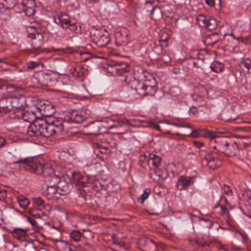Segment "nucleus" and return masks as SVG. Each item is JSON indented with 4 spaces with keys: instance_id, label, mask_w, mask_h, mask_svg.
Masks as SVG:
<instances>
[{
    "instance_id": "f257e3e1",
    "label": "nucleus",
    "mask_w": 251,
    "mask_h": 251,
    "mask_svg": "<svg viewBox=\"0 0 251 251\" xmlns=\"http://www.w3.org/2000/svg\"><path fill=\"white\" fill-rule=\"evenodd\" d=\"M14 164H18L20 167L27 171H31L37 175H42L46 177L47 190L48 194H56V187L60 182V177L54 174L53 169L48 164H42L33 158H21L13 162Z\"/></svg>"
},
{
    "instance_id": "f03ea898",
    "label": "nucleus",
    "mask_w": 251,
    "mask_h": 251,
    "mask_svg": "<svg viewBox=\"0 0 251 251\" xmlns=\"http://www.w3.org/2000/svg\"><path fill=\"white\" fill-rule=\"evenodd\" d=\"M126 80L132 90L142 96H154L158 89L155 78L147 72L141 75L140 79L131 77Z\"/></svg>"
},
{
    "instance_id": "7ed1b4c3",
    "label": "nucleus",
    "mask_w": 251,
    "mask_h": 251,
    "mask_svg": "<svg viewBox=\"0 0 251 251\" xmlns=\"http://www.w3.org/2000/svg\"><path fill=\"white\" fill-rule=\"evenodd\" d=\"M27 41L30 47L26 51L31 54H38L44 52L42 46L44 43L45 32L39 26L29 25L27 27Z\"/></svg>"
},
{
    "instance_id": "20e7f679",
    "label": "nucleus",
    "mask_w": 251,
    "mask_h": 251,
    "mask_svg": "<svg viewBox=\"0 0 251 251\" xmlns=\"http://www.w3.org/2000/svg\"><path fill=\"white\" fill-rule=\"evenodd\" d=\"M215 143L213 148L228 156H235L238 152V146L237 143L227 137L219 136L211 140Z\"/></svg>"
},
{
    "instance_id": "39448f33",
    "label": "nucleus",
    "mask_w": 251,
    "mask_h": 251,
    "mask_svg": "<svg viewBox=\"0 0 251 251\" xmlns=\"http://www.w3.org/2000/svg\"><path fill=\"white\" fill-rule=\"evenodd\" d=\"M11 96L12 112L17 119H24L25 113L24 110V105L25 102V98L22 95H15Z\"/></svg>"
},
{
    "instance_id": "423d86ee",
    "label": "nucleus",
    "mask_w": 251,
    "mask_h": 251,
    "mask_svg": "<svg viewBox=\"0 0 251 251\" xmlns=\"http://www.w3.org/2000/svg\"><path fill=\"white\" fill-rule=\"evenodd\" d=\"M90 34L92 42L99 47H105L110 41L109 35L106 30L95 29Z\"/></svg>"
},
{
    "instance_id": "0eeeda50",
    "label": "nucleus",
    "mask_w": 251,
    "mask_h": 251,
    "mask_svg": "<svg viewBox=\"0 0 251 251\" xmlns=\"http://www.w3.org/2000/svg\"><path fill=\"white\" fill-rule=\"evenodd\" d=\"M111 122V119L105 120L101 121H95L85 127L87 134L89 135H99L100 134L101 126H104L105 123Z\"/></svg>"
},
{
    "instance_id": "6e6552de",
    "label": "nucleus",
    "mask_w": 251,
    "mask_h": 251,
    "mask_svg": "<svg viewBox=\"0 0 251 251\" xmlns=\"http://www.w3.org/2000/svg\"><path fill=\"white\" fill-rule=\"evenodd\" d=\"M85 120V117L83 116V111H81V110H73L65 117L64 122L79 124Z\"/></svg>"
},
{
    "instance_id": "1a4fd4ad",
    "label": "nucleus",
    "mask_w": 251,
    "mask_h": 251,
    "mask_svg": "<svg viewBox=\"0 0 251 251\" xmlns=\"http://www.w3.org/2000/svg\"><path fill=\"white\" fill-rule=\"evenodd\" d=\"M35 82H36L42 86H48L51 85L52 76L51 74L44 72H40L34 77Z\"/></svg>"
},
{
    "instance_id": "9d476101",
    "label": "nucleus",
    "mask_w": 251,
    "mask_h": 251,
    "mask_svg": "<svg viewBox=\"0 0 251 251\" xmlns=\"http://www.w3.org/2000/svg\"><path fill=\"white\" fill-rule=\"evenodd\" d=\"M194 183L193 177L182 176L178 177L176 183V187L178 190L180 191L187 190Z\"/></svg>"
},
{
    "instance_id": "9b49d317",
    "label": "nucleus",
    "mask_w": 251,
    "mask_h": 251,
    "mask_svg": "<svg viewBox=\"0 0 251 251\" xmlns=\"http://www.w3.org/2000/svg\"><path fill=\"white\" fill-rule=\"evenodd\" d=\"M221 160L216 152H211V156L206 161H204V165L207 166L210 169H216L221 165Z\"/></svg>"
},
{
    "instance_id": "f8f14e48",
    "label": "nucleus",
    "mask_w": 251,
    "mask_h": 251,
    "mask_svg": "<svg viewBox=\"0 0 251 251\" xmlns=\"http://www.w3.org/2000/svg\"><path fill=\"white\" fill-rule=\"evenodd\" d=\"M21 5L26 15L31 16L34 14L35 7L34 0H23L21 2Z\"/></svg>"
},
{
    "instance_id": "ddd939ff",
    "label": "nucleus",
    "mask_w": 251,
    "mask_h": 251,
    "mask_svg": "<svg viewBox=\"0 0 251 251\" xmlns=\"http://www.w3.org/2000/svg\"><path fill=\"white\" fill-rule=\"evenodd\" d=\"M40 126L39 120L30 124L27 129V134L31 137H40Z\"/></svg>"
},
{
    "instance_id": "4468645a",
    "label": "nucleus",
    "mask_w": 251,
    "mask_h": 251,
    "mask_svg": "<svg viewBox=\"0 0 251 251\" xmlns=\"http://www.w3.org/2000/svg\"><path fill=\"white\" fill-rule=\"evenodd\" d=\"M50 125L49 130L51 132V136L60 134L63 130L64 125L61 121H52L50 123Z\"/></svg>"
},
{
    "instance_id": "2eb2a0df",
    "label": "nucleus",
    "mask_w": 251,
    "mask_h": 251,
    "mask_svg": "<svg viewBox=\"0 0 251 251\" xmlns=\"http://www.w3.org/2000/svg\"><path fill=\"white\" fill-rule=\"evenodd\" d=\"M27 231L26 229L15 227L12 231V235L20 242H25L27 236Z\"/></svg>"
},
{
    "instance_id": "dca6fc26",
    "label": "nucleus",
    "mask_w": 251,
    "mask_h": 251,
    "mask_svg": "<svg viewBox=\"0 0 251 251\" xmlns=\"http://www.w3.org/2000/svg\"><path fill=\"white\" fill-rule=\"evenodd\" d=\"M41 114L42 116L50 117L55 113V108L53 105L50 103H44L39 108Z\"/></svg>"
},
{
    "instance_id": "f3484780",
    "label": "nucleus",
    "mask_w": 251,
    "mask_h": 251,
    "mask_svg": "<svg viewBox=\"0 0 251 251\" xmlns=\"http://www.w3.org/2000/svg\"><path fill=\"white\" fill-rule=\"evenodd\" d=\"M220 40V36L217 33L213 32L206 34L203 37V42L206 46H212Z\"/></svg>"
},
{
    "instance_id": "a211bd4d",
    "label": "nucleus",
    "mask_w": 251,
    "mask_h": 251,
    "mask_svg": "<svg viewBox=\"0 0 251 251\" xmlns=\"http://www.w3.org/2000/svg\"><path fill=\"white\" fill-rule=\"evenodd\" d=\"M0 108L3 113L12 111L11 96L6 98H2L0 100Z\"/></svg>"
},
{
    "instance_id": "6ab92c4d",
    "label": "nucleus",
    "mask_w": 251,
    "mask_h": 251,
    "mask_svg": "<svg viewBox=\"0 0 251 251\" xmlns=\"http://www.w3.org/2000/svg\"><path fill=\"white\" fill-rule=\"evenodd\" d=\"M113 66V72L117 73L118 74H122L124 72L128 71V64L125 62H122L120 64H117L115 62H112L111 64Z\"/></svg>"
},
{
    "instance_id": "aec40b11",
    "label": "nucleus",
    "mask_w": 251,
    "mask_h": 251,
    "mask_svg": "<svg viewBox=\"0 0 251 251\" xmlns=\"http://www.w3.org/2000/svg\"><path fill=\"white\" fill-rule=\"evenodd\" d=\"M150 167L158 168L161 164V158L153 153L149 154Z\"/></svg>"
},
{
    "instance_id": "412c9836",
    "label": "nucleus",
    "mask_w": 251,
    "mask_h": 251,
    "mask_svg": "<svg viewBox=\"0 0 251 251\" xmlns=\"http://www.w3.org/2000/svg\"><path fill=\"white\" fill-rule=\"evenodd\" d=\"M58 20L62 27L67 29V25L71 22L69 16L66 13H61L58 15Z\"/></svg>"
},
{
    "instance_id": "4be33fe9",
    "label": "nucleus",
    "mask_w": 251,
    "mask_h": 251,
    "mask_svg": "<svg viewBox=\"0 0 251 251\" xmlns=\"http://www.w3.org/2000/svg\"><path fill=\"white\" fill-rule=\"evenodd\" d=\"M190 242L192 246L201 248L210 247L211 245L210 243L199 238L191 239L190 240Z\"/></svg>"
},
{
    "instance_id": "5701e85b",
    "label": "nucleus",
    "mask_w": 251,
    "mask_h": 251,
    "mask_svg": "<svg viewBox=\"0 0 251 251\" xmlns=\"http://www.w3.org/2000/svg\"><path fill=\"white\" fill-rule=\"evenodd\" d=\"M116 40L118 41V43L120 44V42H121V44H123L124 45H126L129 42L127 34L126 32L124 33L117 32L116 35Z\"/></svg>"
},
{
    "instance_id": "b1692460",
    "label": "nucleus",
    "mask_w": 251,
    "mask_h": 251,
    "mask_svg": "<svg viewBox=\"0 0 251 251\" xmlns=\"http://www.w3.org/2000/svg\"><path fill=\"white\" fill-rule=\"evenodd\" d=\"M154 193L159 196H163L168 193V189L163 185L159 184L154 187Z\"/></svg>"
},
{
    "instance_id": "393cba45",
    "label": "nucleus",
    "mask_w": 251,
    "mask_h": 251,
    "mask_svg": "<svg viewBox=\"0 0 251 251\" xmlns=\"http://www.w3.org/2000/svg\"><path fill=\"white\" fill-rule=\"evenodd\" d=\"M145 247L147 251H157V246L154 241L150 239H147L145 241Z\"/></svg>"
},
{
    "instance_id": "a878e982",
    "label": "nucleus",
    "mask_w": 251,
    "mask_h": 251,
    "mask_svg": "<svg viewBox=\"0 0 251 251\" xmlns=\"http://www.w3.org/2000/svg\"><path fill=\"white\" fill-rule=\"evenodd\" d=\"M149 154L147 153L140 156L139 164L141 167L145 168L147 165L150 166Z\"/></svg>"
},
{
    "instance_id": "bb28decb",
    "label": "nucleus",
    "mask_w": 251,
    "mask_h": 251,
    "mask_svg": "<svg viewBox=\"0 0 251 251\" xmlns=\"http://www.w3.org/2000/svg\"><path fill=\"white\" fill-rule=\"evenodd\" d=\"M211 69L214 72L221 73L224 69V65L218 61H214L210 65Z\"/></svg>"
},
{
    "instance_id": "cd10ccee",
    "label": "nucleus",
    "mask_w": 251,
    "mask_h": 251,
    "mask_svg": "<svg viewBox=\"0 0 251 251\" xmlns=\"http://www.w3.org/2000/svg\"><path fill=\"white\" fill-rule=\"evenodd\" d=\"M17 200L20 207L23 209L26 208L30 203L29 200L23 195L18 197Z\"/></svg>"
},
{
    "instance_id": "c85d7f7f",
    "label": "nucleus",
    "mask_w": 251,
    "mask_h": 251,
    "mask_svg": "<svg viewBox=\"0 0 251 251\" xmlns=\"http://www.w3.org/2000/svg\"><path fill=\"white\" fill-rule=\"evenodd\" d=\"M240 66L244 71L251 73V60L249 59H246L241 62Z\"/></svg>"
},
{
    "instance_id": "c756f323",
    "label": "nucleus",
    "mask_w": 251,
    "mask_h": 251,
    "mask_svg": "<svg viewBox=\"0 0 251 251\" xmlns=\"http://www.w3.org/2000/svg\"><path fill=\"white\" fill-rule=\"evenodd\" d=\"M117 123V125L115 126H109L106 127L108 129H111L114 127L117 126H122L124 125L128 124V120L126 119L118 118L113 120Z\"/></svg>"
},
{
    "instance_id": "7c9ffc66",
    "label": "nucleus",
    "mask_w": 251,
    "mask_h": 251,
    "mask_svg": "<svg viewBox=\"0 0 251 251\" xmlns=\"http://www.w3.org/2000/svg\"><path fill=\"white\" fill-rule=\"evenodd\" d=\"M206 26L204 27L209 30H213L216 28L218 24L217 21L212 18L209 17Z\"/></svg>"
},
{
    "instance_id": "2f4dec72",
    "label": "nucleus",
    "mask_w": 251,
    "mask_h": 251,
    "mask_svg": "<svg viewBox=\"0 0 251 251\" xmlns=\"http://www.w3.org/2000/svg\"><path fill=\"white\" fill-rule=\"evenodd\" d=\"M167 133L169 134H173L175 135H181L183 136H192L194 138H196L198 137L200 135V134L198 133V132L197 130H192L190 132L189 134H186V133H181L180 134L178 132H176L172 133H171V131H167Z\"/></svg>"
},
{
    "instance_id": "473e14b6",
    "label": "nucleus",
    "mask_w": 251,
    "mask_h": 251,
    "mask_svg": "<svg viewBox=\"0 0 251 251\" xmlns=\"http://www.w3.org/2000/svg\"><path fill=\"white\" fill-rule=\"evenodd\" d=\"M211 153H207L205 151L201 150L199 152V156L200 159H201L202 165H204V161L207 160L209 159V157L211 156Z\"/></svg>"
},
{
    "instance_id": "72a5a7b5",
    "label": "nucleus",
    "mask_w": 251,
    "mask_h": 251,
    "mask_svg": "<svg viewBox=\"0 0 251 251\" xmlns=\"http://www.w3.org/2000/svg\"><path fill=\"white\" fill-rule=\"evenodd\" d=\"M209 17H206L203 15H200L197 17V21L199 25L201 27L205 26Z\"/></svg>"
},
{
    "instance_id": "f704fd0d",
    "label": "nucleus",
    "mask_w": 251,
    "mask_h": 251,
    "mask_svg": "<svg viewBox=\"0 0 251 251\" xmlns=\"http://www.w3.org/2000/svg\"><path fill=\"white\" fill-rule=\"evenodd\" d=\"M32 200L36 205L41 207V208H45L46 205L45 201L40 197L32 198Z\"/></svg>"
},
{
    "instance_id": "c9c22d12",
    "label": "nucleus",
    "mask_w": 251,
    "mask_h": 251,
    "mask_svg": "<svg viewBox=\"0 0 251 251\" xmlns=\"http://www.w3.org/2000/svg\"><path fill=\"white\" fill-rule=\"evenodd\" d=\"M50 125L49 123H46V126H43V129L41 134V136L46 138H49L51 136V132L49 130Z\"/></svg>"
},
{
    "instance_id": "e433bc0d",
    "label": "nucleus",
    "mask_w": 251,
    "mask_h": 251,
    "mask_svg": "<svg viewBox=\"0 0 251 251\" xmlns=\"http://www.w3.org/2000/svg\"><path fill=\"white\" fill-rule=\"evenodd\" d=\"M81 236V233L78 230H74L70 233L71 239L75 242H77L80 240Z\"/></svg>"
},
{
    "instance_id": "4c0bfd02",
    "label": "nucleus",
    "mask_w": 251,
    "mask_h": 251,
    "mask_svg": "<svg viewBox=\"0 0 251 251\" xmlns=\"http://www.w3.org/2000/svg\"><path fill=\"white\" fill-rule=\"evenodd\" d=\"M40 65L39 62L29 61L26 63V68L28 69H33L38 67Z\"/></svg>"
},
{
    "instance_id": "58836bf2",
    "label": "nucleus",
    "mask_w": 251,
    "mask_h": 251,
    "mask_svg": "<svg viewBox=\"0 0 251 251\" xmlns=\"http://www.w3.org/2000/svg\"><path fill=\"white\" fill-rule=\"evenodd\" d=\"M151 190L150 188H148L145 190L143 194L141 195V202L142 203H143L144 201L148 199L151 193Z\"/></svg>"
},
{
    "instance_id": "ea45409f",
    "label": "nucleus",
    "mask_w": 251,
    "mask_h": 251,
    "mask_svg": "<svg viewBox=\"0 0 251 251\" xmlns=\"http://www.w3.org/2000/svg\"><path fill=\"white\" fill-rule=\"evenodd\" d=\"M6 91L9 93H16L19 91V89L13 84H9L6 86Z\"/></svg>"
},
{
    "instance_id": "a19ab883",
    "label": "nucleus",
    "mask_w": 251,
    "mask_h": 251,
    "mask_svg": "<svg viewBox=\"0 0 251 251\" xmlns=\"http://www.w3.org/2000/svg\"><path fill=\"white\" fill-rule=\"evenodd\" d=\"M161 13V10L158 7H154L151 12V19H154L155 18H156L155 15H159Z\"/></svg>"
},
{
    "instance_id": "79ce46f5",
    "label": "nucleus",
    "mask_w": 251,
    "mask_h": 251,
    "mask_svg": "<svg viewBox=\"0 0 251 251\" xmlns=\"http://www.w3.org/2000/svg\"><path fill=\"white\" fill-rule=\"evenodd\" d=\"M170 38L169 34L166 31H163L161 32L160 41L163 42H166L168 41Z\"/></svg>"
},
{
    "instance_id": "37998d69",
    "label": "nucleus",
    "mask_w": 251,
    "mask_h": 251,
    "mask_svg": "<svg viewBox=\"0 0 251 251\" xmlns=\"http://www.w3.org/2000/svg\"><path fill=\"white\" fill-rule=\"evenodd\" d=\"M68 29L72 31H74L75 32H78L79 29L78 28L77 26L75 23H72L71 22L69 23V24L67 25Z\"/></svg>"
},
{
    "instance_id": "c03bdc74",
    "label": "nucleus",
    "mask_w": 251,
    "mask_h": 251,
    "mask_svg": "<svg viewBox=\"0 0 251 251\" xmlns=\"http://www.w3.org/2000/svg\"><path fill=\"white\" fill-rule=\"evenodd\" d=\"M224 192L227 195H232V191L230 187L227 185L224 184L223 187Z\"/></svg>"
},
{
    "instance_id": "a18cd8bd",
    "label": "nucleus",
    "mask_w": 251,
    "mask_h": 251,
    "mask_svg": "<svg viewBox=\"0 0 251 251\" xmlns=\"http://www.w3.org/2000/svg\"><path fill=\"white\" fill-rule=\"evenodd\" d=\"M205 138H210L211 140H210V145H211V147H212L213 148V146L214 145H213V144L215 143L214 142H213L212 143H211V140H213V139H215L216 138H217L218 137H213L212 135H211V133H209V132H206L205 133H204L202 135Z\"/></svg>"
},
{
    "instance_id": "49530a36",
    "label": "nucleus",
    "mask_w": 251,
    "mask_h": 251,
    "mask_svg": "<svg viewBox=\"0 0 251 251\" xmlns=\"http://www.w3.org/2000/svg\"><path fill=\"white\" fill-rule=\"evenodd\" d=\"M170 93L173 96H176L179 94L180 90L177 88L174 87L170 90Z\"/></svg>"
},
{
    "instance_id": "de8ad7c7",
    "label": "nucleus",
    "mask_w": 251,
    "mask_h": 251,
    "mask_svg": "<svg viewBox=\"0 0 251 251\" xmlns=\"http://www.w3.org/2000/svg\"><path fill=\"white\" fill-rule=\"evenodd\" d=\"M160 59L165 63H168L171 60V59L168 55L166 54H163L162 55H161Z\"/></svg>"
},
{
    "instance_id": "09e8293b",
    "label": "nucleus",
    "mask_w": 251,
    "mask_h": 251,
    "mask_svg": "<svg viewBox=\"0 0 251 251\" xmlns=\"http://www.w3.org/2000/svg\"><path fill=\"white\" fill-rule=\"evenodd\" d=\"M73 175L74 176V182L76 185H80V183L81 184L82 182H81L79 180H76V179H78L79 178V175L78 174H75V175H74V174H73Z\"/></svg>"
},
{
    "instance_id": "8fccbe9b",
    "label": "nucleus",
    "mask_w": 251,
    "mask_h": 251,
    "mask_svg": "<svg viewBox=\"0 0 251 251\" xmlns=\"http://www.w3.org/2000/svg\"><path fill=\"white\" fill-rule=\"evenodd\" d=\"M193 145L198 149L201 148L203 146V143L200 141H194L193 142Z\"/></svg>"
},
{
    "instance_id": "3c124183",
    "label": "nucleus",
    "mask_w": 251,
    "mask_h": 251,
    "mask_svg": "<svg viewBox=\"0 0 251 251\" xmlns=\"http://www.w3.org/2000/svg\"><path fill=\"white\" fill-rule=\"evenodd\" d=\"M6 197V191L0 189V200H3Z\"/></svg>"
},
{
    "instance_id": "603ef678",
    "label": "nucleus",
    "mask_w": 251,
    "mask_h": 251,
    "mask_svg": "<svg viewBox=\"0 0 251 251\" xmlns=\"http://www.w3.org/2000/svg\"><path fill=\"white\" fill-rule=\"evenodd\" d=\"M27 221L31 224V225L33 226H36L37 222L34 219H32L28 216L27 217Z\"/></svg>"
},
{
    "instance_id": "864d4df0",
    "label": "nucleus",
    "mask_w": 251,
    "mask_h": 251,
    "mask_svg": "<svg viewBox=\"0 0 251 251\" xmlns=\"http://www.w3.org/2000/svg\"><path fill=\"white\" fill-rule=\"evenodd\" d=\"M172 125L178 127H187V128H190L189 126H187L180 123H173Z\"/></svg>"
},
{
    "instance_id": "5fc2aeb1",
    "label": "nucleus",
    "mask_w": 251,
    "mask_h": 251,
    "mask_svg": "<svg viewBox=\"0 0 251 251\" xmlns=\"http://www.w3.org/2000/svg\"><path fill=\"white\" fill-rule=\"evenodd\" d=\"M81 111H83V116H85V119L88 117L90 115V111L87 109L83 108L81 110Z\"/></svg>"
},
{
    "instance_id": "6e6d98bb",
    "label": "nucleus",
    "mask_w": 251,
    "mask_h": 251,
    "mask_svg": "<svg viewBox=\"0 0 251 251\" xmlns=\"http://www.w3.org/2000/svg\"><path fill=\"white\" fill-rule=\"evenodd\" d=\"M189 113L193 115H196L198 113V108L196 107H192L190 109Z\"/></svg>"
},
{
    "instance_id": "4d7b16f0",
    "label": "nucleus",
    "mask_w": 251,
    "mask_h": 251,
    "mask_svg": "<svg viewBox=\"0 0 251 251\" xmlns=\"http://www.w3.org/2000/svg\"><path fill=\"white\" fill-rule=\"evenodd\" d=\"M39 123H41V126H40V136H41V134L42 133V131L43 130V126H46V121H44L43 120H39Z\"/></svg>"
},
{
    "instance_id": "13d9d810",
    "label": "nucleus",
    "mask_w": 251,
    "mask_h": 251,
    "mask_svg": "<svg viewBox=\"0 0 251 251\" xmlns=\"http://www.w3.org/2000/svg\"><path fill=\"white\" fill-rule=\"evenodd\" d=\"M247 202L248 203V204L249 205L250 207L248 208L249 209V213L248 214H247V215L251 218V198H250L249 199Z\"/></svg>"
},
{
    "instance_id": "bf43d9fd",
    "label": "nucleus",
    "mask_w": 251,
    "mask_h": 251,
    "mask_svg": "<svg viewBox=\"0 0 251 251\" xmlns=\"http://www.w3.org/2000/svg\"><path fill=\"white\" fill-rule=\"evenodd\" d=\"M221 208V214H225L226 212H227V209L224 205L220 206Z\"/></svg>"
},
{
    "instance_id": "052dcab7",
    "label": "nucleus",
    "mask_w": 251,
    "mask_h": 251,
    "mask_svg": "<svg viewBox=\"0 0 251 251\" xmlns=\"http://www.w3.org/2000/svg\"><path fill=\"white\" fill-rule=\"evenodd\" d=\"M206 3L210 7H212L214 5V1L213 0H205Z\"/></svg>"
},
{
    "instance_id": "680f3d73",
    "label": "nucleus",
    "mask_w": 251,
    "mask_h": 251,
    "mask_svg": "<svg viewBox=\"0 0 251 251\" xmlns=\"http://www.w3.org/2000/svg\"><path fill=\"white\" fill-rule=\"evenodd\" d=\"M5 141V139L3 137L0 136V148L4 145Z\"/></svg>"
},
{
    "instance_id": "e2e57ef3",
    "label": "nucleus",
    "mask_w": 251,
    "mask_h": 251,
    "mask_svg": "<svg viewBox=\"0 0 251 251\" xmlns=\"http://www.w3.org/2000/svg\"><path fill=\"white\" fill-rule=\"evenodd\" d=\"M236 119V118H229V119H226L225 121L226 122L232 123V122H234Z\"/></svg>"
},
{
    "instance_id": "0e129e2a",
    "label": "nucleus",
    "mask_w": 251,
    "mask_h": 251,
    "mask_svg": "<svg viewBox=\"0 0 251 251\" xmlns=\"http://www.w3.org/2000/svg\"><path fill=\"white\" fill-rule=\"evenodd\" d=\"M204 221H205V222H208L209 223L210 225H209V228H211L212 226L213 223L211 221H209V220H207V219H204Z\"/></svg>"
},
{
    "instance_id": "69168bd1",
    "label": "nucleus",
    "mask_w": 251,
    "mask_h": 251,
    "mask_svg": "<svg viewBox=\"0 0 251 251\" xmlns=\"http://www.w3.org/2000/svg\"><path fill=\"white\" fill-rule=\"evenodd\" d=\"M154 128L159 130V131H161V129H160V127L159 125H155L154 126Z\"/></svg>"
},
{
    "instance_id": "338daca9",
    "label": "nucleus",
    "mask_w": 251,
    "mask_h": 251,
    "mask_svg": "<svg viewBox=\"0 0 251 251\" xmlns=\"http://www.w3.org/2000/svg\"><path fill=\"white\" fill-rule=\"evenodd\" d=\"M66 251H76L75 250H73V249L71 248L70 247H68L66 248Z\"/></svg>"
},
{
    "instance_id": "774afa93",
    "label": "nucleus",
    "mask_w": 251,
    "mask_h": 251,
    "mask_svg": "<svg viewBox=\"0 0 251 251\" xmlns=\"http://www.w3.org/2000/svg\"><path fill=\"white\" fill-rule=\"evenodd\" d=\"M118 42V41H117V40H116L115 44H116V45L117 46H120L124 45L123 44H121V42H120V44H119V43H117Z\"/></svg>"
}]
</instances>
